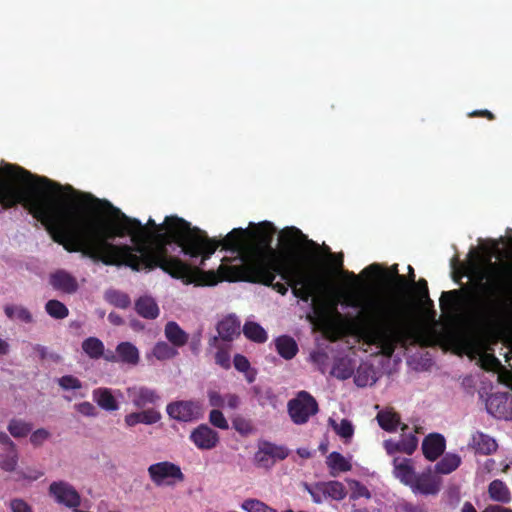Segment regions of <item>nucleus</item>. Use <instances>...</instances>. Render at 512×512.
I'll use <instances>...</instances> for the list:
<instances>
[{
  "label": "nucleus",
  "mask_w": 512,
  "mask_h": 512,
  "mask_svg": "<svg viewBox=\"0 0 512 512\" xmlns=\"http://www.w3.org/2000/svg\"><path fill=\"white\" fill-rule=\"evenodd\" d=\"M80 205L101 204L109 217L93 218L75 205L64 204L50 237L70 252H79L107 266L133 271L160 268L185 284L214 286L222 281L271 286L281 295L288 287L296 298L308 302L322 287L321 278L306 271L295 253L300 242L317 247L296 227L281 231L285 252L272 248L275 226L261 222L252 229L234 228L220 240L176 215L162 224L152 218L143 225L106 200L64 187Z\"/></svg>",
  "instance_id": "1"
},
{
  "label": "nucleus",
  "mask_w": 512,
  "mask_h": 512,
  "mask_svg": "<svg viewBox=\"0 0 512 512\" xmlns=\"http://www.w3.org/2000/svg\"><path fill=\"white\" fill-rule=\"evenodd\" d=\"M311 328L328 340L345 338L349 348L363 341L390 357L395 348L411 344H438L457 354L478 358L494 370L498 359L491 346L502 341L512 348V322H311Z\"/></svg>",
  "instance_id": "2"
},
{
  "label": "nucleus",
  "mask_w": 512,
  "mask_h": 512,
  "mask_svg": "<svg viewBox=\"0 0 512 512\" xmlns=\"http://www.w3.org/2000/svg\"><path fill=\"white\" fill-rule=\"evenodd\" d=\"M349 279L348 286L337 293V301L347 316L338 313L335 318H316L310 314L306 320H390L408 318L411 312L423 308L430 301L428 283L415 275L400 274L398 264L384 268L378 263L365 267L361 275L375 279L378 284L364 287L354 272L342 271Z\"/></svg>",
  "instance_id": "3"
},
{
  "label": "nucleus",
  "mask_w": 512,
  "mask_h": 512,
  "mask_svg": "<svg viewBox=\"0 0 512 512\" xmlns=\"http://www.w3.org/2000/svg\"><path fill=\"white\" fill-rule=\"evenodd\" d=\"M1 172L6 180L0 181V212L21 204L50 235L52 228L56 229L65 204L51 194L61 192L63 187L16 164H4Z\"/></svg>",
  "instance_id": "4"
},
{
  "label": "nucleus",
  "mask_w": 512,
  "mask_h": 512,
  "mask_svg": "<svg viewBox=\"0 0 512 512\" xmlns=\"http://www.w3.org/2000/svg\"><path fill=\"white\" fill-rule=\"evenodd\" d=\"M441 316L437 318L434 302H424L423 308L411 312L408 318L398 320H512L511 317H473L478 309V300L470 288L453 289L443 291L439 298ZM397 320V318L395 319Z\"/></svg>",
  "instance_id": "5"
},
{
  "label": "nucleus",
  "mask_w": 512,
  "mask_h": 512,
  "mask_svg": "<svg viewBox=\"0 0 512 512\" xmlns=\"http://www.w3.org/2000/svg\"><path fill=\"white\" fill-rule=\"evenodd\" d=\"M484 293L483 305L493 307L499 303L502 297L512 293V264L499 266L490 264L489 279L481 285Z\"/></svg>",
  "instance_id": "6"
},
{
  "label": "nucleus",
  "mask_w": 512,
  "mask_h": 512,
  "mask_svg": "<svg viewBox=\"0 0 512 512\" xmlns=\"http://www.w3.org/2000/svg\"><path fill=\"white\" fill-rule=\"evenodd\" d=\"M148 474L156 486H175L184 480L180 466L169 461L158 462L148 467Z\"/></svg>",
  "instance_id": "7"
},
{
  "label": "nucleus",
  "mask_w": 512,
  "mask_h": 512,
  "mask_svg": "<svg viewBox=\"0 0 512 512\" xmlns=\"http://www.w3.org/2000/svg\"><path fill=\"white\" fill-rule=\"evenodd\" d=\"M290 417L296 424H303L318 411L315 399L305 391L300 392L288 403Z\"/></svg>",
  "instance_id": "8"
},
{
  "label": "nucleus",
  "mask_w": 512,
  "mask_h": 512,
  "mask_svg": "<svg viewBox=\"0 0 512 512\" xmlns=\"http://www.w3.org/2000/svg\"><path fill=\"white\" fill-rule=\"evenodd\" d=\"M168 416L179 422H192L202 417L203 409L199 402L175 401L166 407Z\"/></svg>",
  "instance_id": "9"
},
{
  "label": "nucleus",
  "mask_w": 512,
  "mask_h": 512,
  "mask_svg": "<svg viewBox=\"0 0 512 512\" xmlns=\"http://www.w3.org/2000/svg\"><path fill=\"white\" fill-rule=\"evenodd\" d=\"M48 495L60 505L77 508L81 498L75 488L66 481H53L48 487Z\"/></svg>",
  "instance_id": "10"
},
{
  "label": "nucleus",
  "mask_w": 512,
  "mask_h": 512,
  "mask_svg": "<svg viewBox=\"0 0 512 512\" xmlns=\"http://www.w3.org/2000/svg\"><path fill=\"white\" fill-rule=\"evenodd\" d=\"M287 456V451L281 446L274 445L269 442H264L259 445L255 453L254 460L256 464L263 468H269L277 460H282Z\"/></svg>",
  "instance_id": "11"
},
{
  "label": "nucleus",
  "mask_w": 512,
  "mask_h": 512,
  "mask_svg": "<svg viewBox=\"0 0 512 512\" xmlns=\"http://www.w3.org/2000/svg\"><path fill=\"white\" fill-rule=\"evenodd\" d=\"M190 440L201 450H211L219 442V435L208 425L202 424L191 431Z\"/></svg>",
  "instance_id": "12"
},
{
  "label": "nucleus",
  "mask_w": 512,
  "mask_h": 512,
  "mask_svg": "<svg viewBox=\"0 0 512 512\" xmlns=\"http://www.w3.org/2000/svg\"><path fill=\"white\" fill-rule=\"evenodd\" d=\"M126 393L134 407L138 409L155 404L160 400L159 394L154 389L141 385L128 387Z\"/></svg>",
  "instance_id": "13"
},
{
  "label": "nucleus",
  "mask_w": 512,
  "mask_h": 512,
  "mask_svg": "<svg viewBox=\"0 0 512 512\" xmlns=\"http://www.w3.org/2000/svg\"><path fill=\"white\" fill-rule=\"evenodd\" d=\"M440 486V479L433 476L430 472H423L416 474L410 489L414 494L434 495L439 492Z\"/></svg>",
  "instance_id": "14"
},
{
  "label": "nucleus",
  "mask_w": 512,
  "mask_h": 512,
  "mask_svg": "<svg viewBox=\"0 0 512 512\" xmlns=\"http://www.w3.org/2000/svg\"><path fill=\"white\" fill-rule=\"evenodd\" d=\"M121 395L120 390L112 391L106 387H99L93 390L92 399L101 409L113 412L120 407L117 397Z\"/></svg>",
  "instance_id": "15"
},
{
  "label": "nucleus",
  "mask_w": 512,
  "mask_h": 512,
  "mask_svg": "<svg viewBox=\"0 0 512 512\" xmlns=\"http://www.w3.org/2000/svg\"><path fill=\"white\" fill-rule=\"evenodd\" d=\"M416 474L411 459L403 457H395L393 459V475L402 484L410 487Z\"/></svg>",
  "instance_id": "16"
},
{
  "label": "nucleus",
  "mask_w": 512,
  "mask_h": 512,
  "mask_svg": "<svg viewBox=\"0 0 512 512\" xmlns=\"http://www.w3.org/2000/svg\"><path fill=\"white\" fill-rule=\"evenodd\" d=\"M106 359L135 366L139 363L140 354L135 345L130 342H122L116 347V355L106 356Z\"/></svg>",
  "instance_id": "17"
},
{
  "label": "nucleus",
  "mask_w": 512,
  "mask_h": 512,
  "mask_svg": "<svg viewBox=\"0 0 512 512\" xmlns=\"http://www.w3.org/2000/svg\"><path fill=\"white\" fill-rule=\"evenodd\" d=\"M445 438L438 433L429 434L422 443V451L426 459L436 460L445 450Z\"/></svg>",
  "instance_id": "18"
},
{
  "label": "nucleus",
  "mask_w": 512,
  "mask_h": 512,
  "mask_svg": "<svg viewBox=\"0 0 512 512\" xmlns=\"http://www.w3.org/2000/svg\"><path fill=\"white\" fill-rule=\"evenodd\" d=\"M50 284L54 289L71 294L78 289L75 277L64 270H58L50 276Z\"/></svg>",
  "instance_id": "19"
},
{
  "label": "nucleus",
  "mask_w": 512,
  "mask_h": 512,
  "mask_svg": "<svg viewBox=\"0 0 512 512\" xmlns=\"http://www.w3.org/2000/svg\"><path fill=\"white\" fill-rule=\"evenodd\" d=\"M326 465L331 476H337L352 470V456H344L339 452H331L326 457Z\"/></svg>",
  "instance_id": "20"
},
{
  "label": "nucleus",
  "mask_w": 512,
  "mask_h": 512,
  "mask_svg": "<svg viewBox=\"0 0 512 512\" xmlns=\"http://www.w3.org/2000/svg\"><path fill=\"white\" fill-rule=\"evenodd\" d=\"M209 403L216 408L237 409L240 404V398L233 393L220 394L217 391H209Z\"/></svg>",
  "instance_id": "21"
},
{
  "label": "nucleus",
  "mask_w": 512,
  "mask_h": 512,
  "mask_svg": "<svg viewBox=\"0 0 512 512\" xmlns=\"http://www.w3.org/2000/svg\"><path fill=\"white\" fill-rule=\"evenodd\" d=\"M488 495L492 501L499 503H509L512 499V493L508 485L500 480L495 479L488 485Z\"/></svg>",
  "instance_id": "22"
},
{
  "label": "nucleus",
  "mask_w": 512,
  "mask_h": 512,
  "mask_svg": "<svg viewBox=\"0 0 512 512\" xmlns=\"http://www.w3.org/2000/svg\"><path fill=\"white\" fill-rule=\"evenodd\" d=\"M356 359L351 358L350 355L339 357L335 360L331 370V374L338 379H348L354 372Z\"/></svg>",
  "instance_id": "23"
},
{
  "label": "nucleus",
  "mask_w": 512,
  "mask_h": 512,
  "mask_svg": "<svg viewBox=\"0 0 512 512\" xmlns=\"http://www.w3.org/2000/svg\"><path fill=\"white\" fill-rule=\"evenodd\" d=\"M379 426L387 432H395L403 425L399 415L392 409L386 408L378 412L376 417Z\"/></svg>",
  "instance_id": "24"
},
{
  "label": "nucleus",
  "mask_w": 512,
  "mask_h": 512,
  "mask_svg": "<svg viewBox=\"0 0 512 512\" xmlns=\"http://www.w3.org/2000/svg\"><path fill=\"white\" fill-rule=\"evenodd\" d=\"M178 354L177 350L166 342H158L150 352L146 353V359L153 364L154 360L165 361L174 358Z\"/></svg>",
  "instance_id": "25"
},
{
  "label": "nucleus",
  "mask_w": 512,
  "mask_h": 512,
  "mask_svg": "<svg viewBox=\"0 0 512 512\" xmlns=\"http://www.w3.org/2000/svg\"><path fill=\"white\" fill-rule=\"evenodd\" d=\"M137 313L146 319H155L159 315V308L156 301L149 296L140 297L135 303Z\"/></svg>",
  "instance_id": "26"
},
{
  "label": "nucleus",
  "mask_w": 512,
  "mask_h": 512,
  "mask_svg": "<svg viewBox=\"0 0 512 512\" xmlns=\"http://www.w3.org/2000/svg\"><path fill=\"white\" fill-rule=\"evenodd\" d=\"M470 445L479 453L491 454L497 449L496 441L490 436L477 432L473 434Z\"/></svg>",
  "instance_id": "27"
},
{
  "label": "nucleus",
  "mask_w": 512,
  "mask_h": 512,
  "mask_svg": "<svg viewBox=\"0 0 512 512\" xmlns=\"http://www.w3.org/2000/svg\"><path fill=\"white\" fill-rule=\"evenodd\" d=\"M40 465H26L16 471V480L23 484H31L44 476Z\"/></svg>",
  "instance_id": "28"
},
{
  "label": "nucleus",
  "mask_w": 512,
  "mask_h": 512,
  "mask_svg": "<svg viewBox=\"0 0 512 512\" xmlns=\"http://www.w3.org/2000/svg\"><path fill=\"white\" fill-rule=\"evenodd\" d=\"M329 425L334 432L343 440L344 443H350L354 435V426L348 419L337 421L333 417L328 419Z\"/></svg>",
  "instance_id": "29"
},
{
  "label": "nucleus",
  "mask_w": 512,
  "mask_h": 512,
  "mask_svg": "<svg viewBox=\"0 0 512 512\" xmlns=\"http://www.w3.org/2000/svg\"><path fill=\"white\" fill-rule=\"evenodd\" d=\"M33 429V424L21 418L9 420L7 430L13 438L20 439L27 437Z\"/></svg>",
  "instance_id": "30"
},
{
  "label": "nucleus",
  "mask_w": 512,
  "mask_h": 512,
  "mask_svg": "<svg viewBox=\"0 0 512 512\" xmlns=\"http://www.w3.org/2000/svg\"><path fill=\"white\" fill-rule=\"evenodd\" d=\"M401 431V452L411 455L418 446V439L415 435L417 433V429H410L407 425H402Z\"/></svg>",
  "instance_id": "31"
},
{
  "label": "nucleus",
  "mask_w": 512,
  "mask_h": 512,
  "mask_svg": "<svg viewBox=\"0 0 512 512\" xmlns=\"http://www.w3.org/2000/svg\"><path fill=\"white\" fill-rule=\"evenodd\" d=\"M376 381V372L372 366L361 364L355 374V383L359 387L372 385Z\"/></svg>",
  "instance_id": "32"
},
{
  "label": "nucleus",
  "mask_w": 512,
  "mask_h": 512,
  "mask_svg": "<svg viewBox=\"0 0 512 512\" xmlns=\"http://www.w3.org/2000/svg\"><path fill=\"white\" fill-rule=\"evenodd\" d=\"M275 344L278 353L285 359L293 358L298 351L296 342L288 336L279 337Z\"/></svg>",
  "instance_id": "33"
},
{
  "label": "nucleus",
  "mask_w": 512,
  "mask_h": 512,
  "mask_svg": "<svg viewBox=\"0 0 512 512\" xmlns=\"http://www.w3.org/2000/svg\"><path fill=\"white\" fill-rule=\"evenodd\" d=\"M165 335L175 346H183L188 340V335L175 322L166 325Z\"/></svg>",
  "instance_id": "34"
},
{
  "label": "nucleus",
  "mask_w": 512,
  "mask_h": 512,
  "mask_svg": "<svg viewBox=\"0 0 512 512\" xmlns=\"http://www.w3.org/2000/svg\"><path fill=\"white\" fill-rule=\"evenodd\" d=\"M244 335L254 342H265L267 340V332L257 322H246L243 326Z\"/></svg>",
  "instance_id": "35"
},
{
  "label": "nucleus",
  "mask_w": 512,
  "mask_h": 512,
  "mask_svg": "<svg viewBox=\"0 0 512 512\" xmlns=\"http://www.w3.org/2000/svg\"><path fill=\"white\" fill-rule=\"evenodd\" d=\"M18 461L19 454L13 446L9 451L0 455V468L5 472H16Z\"/></svg>",
  "instance_id": "36"
},
{
  "label": "nucleus",
  "mask_w": 512,
  "mask_h": 512,
  "mask_svg": "<svg viewBox=\"0 0 512 512\" xmlns=\"http://www.w3.org/2000/svg\"><path fill=\"white\" fill-rule=\"evenodd\" d=\"M324 492H326L327 498H331L336 501L343 500L347 495V491L343 483L335 480L324 482Z\"/></svg>",
  "instance_id": "37"
},
{
  "label": "nucleus",
  "mask_w": 512,
  "mask_h": 512,
  "mask_svg": "<svg viewBox=\"0 0 512 512\" xmlns=\"http://www.w3.org/2000/svg\"><path fill=\"white\" fill-rule=\"evenodd\" d=\"M82 349L92 359H98L104 353L103 343L95 337H90L84 340L82 343Z\"/></svg>",
  "instance_id": "38"
},
{
  "label": "nucleus",
  "mask_w": 512,
  "mask_h": 512,
  "mask_svg": "<svg viewBox=\"0 0 512 512\" xmlns=\"http://www.w3.org/2000/svg\"><path fill=\"white\" fill-rule=\"evenodd\" d=\"M233 363H234V367L236 368V370L243 373L246 380L249 383H252L255 381L256 371L253 368H251L250 362L248 361V359L245 356H243L241 354L235 355Z\"/></svg>",
  "instance_id": "39"
},
{
  "label": "nucleus",
  "mask_w": 512,
  "mask_h": 512,
  "mask_svg": "<svg viewBox=\"0 0 512 512\" xmlns=\"http://www.w3.org/2000/svg\"><path fill=\"white\" fill-rule=\"evenodd\" d=\"M461 463V458L457 454H446L440 462L436 464V471L441 474H449Z\"/></svg>",
  "instance_id": "40"
},
{
  "label": "nucleus",
  "mask_w": 512,
  "mask_h": 512,
  "mask_svg": "<svg viewBox=\"0 0 512 512\" xmlns=\"http://www.w3.org/2000/svg\"><path fill=\"white\" fill-rule=\"evenodd\" d=\"M240 508L244 512H278L273 507L256 498L245 499L241 503Z\"/></svg>",
  "instance_id": "41"
},
{
  "label": "nucleus",
  "mask_w": 512,
  "mask_h": 512,
  "mask_svg": "<svg viewBox=\"0 0 512 512\" xmlns=\"http://www.w3.org/2000/svg\"><path fill=\"white\" fill-rule=\"evenodd\" d=\"M217 331L221 339L233 340L240 334V327L237 322H218Z\"/></svg>",
  "instance_id": "42"
},
{
  "label": "nucleus",
  "mask_w": 512,
  "mask_h": 512,
  "mask_svg": "<svg viewBox=\"0 0 512 512\" xmlns=\"http://www.w3.org/2000/svg\"><path fill=\"white\" fill-rule=\"evenodd\" d=\"M29 436V442L34 448L43 446L50 438L51 432L46 428L32 430Z\"/></svg>",
  "instance_id": "43"
},
{
  "label": "nucleus",
  "mask_w": 512,
  "mask_h": 512,
  "mask_svg": "<svg viewBox=\"0 0 512 512\" xmlns=\"http://www.w3.org/2000/svg\"><path fill=\"white\" fill-rule=\"evenodd\" d=\"M45 308L47 313L56 319H63L68 315L67 307L58 300H49Z\"/></svg>",
  "instance_id": "44"
},
{
  "label": "nucleus",
  "mask_w": 512,
  "mask_h": 512,
  "mask_svg": "<svg viewBox=\"0 0 512 512\" xmlns=\"http://www.w3.org/2000/svg\"><path fill=\"white\" fill-rule=\"evenodd\" d=\"M5 315L9 319L17 318L18 320H31L32 317L27 309L10 305L5 307Z\"/></svg>",
  "instance_id": "45"
},
{
  "label": "nucleus",
  "mask_w": 512,
  "mask_h": 512,
  "mask_svg": "<svg viewBox=\"0 0 512 512\" xmlns=\"http://www.w3.org/2000/svg\"><path fill=\"white\" fill-rule=\"evenodd\" d=\"M348 485L351 490V498L358 499L361 497L369 499L371 497L369 490L356 480H348Z\"/></svg>",
  "instance_id": "46"
},
{
  "label": "nucleus",
  "mask_w": 512,
  "mask_h": 512,
  "mask_svg": "<svg viewBox=\"0 0 512 512\" xmlns=\"http://www.w3.org/2000/svg\"><path fill=\"white\" fill-rule=\"evenodd\" d=\"M139 412H140L142 424H145V425L156 424L162 418L161 413L154 408L140 410Z\"/></svg>",
  "instance_id": "47"
},
{
  "label": "nucleus",
  "mask_w": 512,
  "mask_h": 512,
  "mask_svg": "<svg viewBox=\"0 0 512 512\" xmlns=\"http://www.w3.org/2000/svg\"><path fill=\"white\" fill-rule=\"evenodd\" d=\"M305 489L309 492L313 501L317 504L322 503L323 500L327 498L326 492H324V482L317 483L314 486L305 484Z\"/></svg>",
  "instance_id": "48"
},
{
  "label": "nucleus",
  "mask_w": 512,
  "mask_h": 512,
  "mask_svg": "<svg viewBox=\"0 0 512 512\" xmlns=\"http://www.w3.org/2000/svg\"><path fill=\"white\" fill-rule=\"evenodd\" d=\"M210 423L220 429L226 430L229 428L228 421L219 409H213L209 414Z\"/></svg>",
  "instance_id": "49"
},
{
  "label": "nucleus",
  "mask_w": 512,
  "mask_h": 512,
  "mask_svg": "<svg viewBox=\"0 0 512 512\" xmlns=\"http://www.w3.org/2000/svg\"><path fill=\"white\" fill-rule=\"evenodd\" d=\"M57 382L65 390H76L82 387L80 380L72 375L62 376Z\"/></svg>",
  "instance_id": "50"
},
{
  "label": "nucleus",
  "mask_w": 512,
  "mask_h": 512,
  "mask_svg": "<svg viewBox=\"0 0 512 512\" xmlns=\"http://www.w3.org/2000/svg\"><path fill=\"white\" fill-rule=\"evenodd\" d=\"M74 409L81 415L83 416H86V417H95L97 416V409L95 408V406L88 402V401H84V402H80V403H77L74 405Z\"/></svg>",
  "instance_id": "51"
},
{
  "label": "nucleus",
  "mask_w": 512,
  "mask_h": 512,
  "mask_svg": "<svg viewBox=\"0 0 512 512\" xmlns=\"http://www.w3.org/2000/svg\"><path fill=\"white\" fill-rule=\"evenodd\" d=\"M9 507L12 512H33L31 505L21 498L10 500Z\"/></svg>",
  "instance_id": "52"
},
{
  "label": "nucleus",
  "mask_w": 512,
  "mask_h": 512,
  "mask_svg": "<svg viewBox=\"0 0 512 512\" xmlns=\"http://www.w3.org/2000/svg\"><path fill=\"white\" fill-rule=\"evenodd\" d=\"M328 356L325 352L317 350L313 351L310 354V360L313 364H315L319 370L324 372L326 363H327Z\"/></svg>",
  "instance_id": "53"
},
{
  "label": "nucleus",
  "mask_w": 512,
  "mask_h": 512,
  "mask_svg": "<svg viewBox=\"0 0 512 512\" xmlns=\"http://www.w3.org/2000/svg\"><path fill=\"white\" fill-rule=\"evenodd\" d=\"M216 363L224 369L230 368V355L227 351L220 350L215 355Z\"/></svg>",
  "instance_id": "54"
},
{
  "label": "nucleus",
  "mask_w": 512,
  "mask_h": 512,
  "mask_svg": "<svg viewBox=\"0 0 512 512\" xmlns=\"http://www.w3.org/2000/svg\"><path fill=\"white\" fill-rule=\"evenodd\" d=\"M125 426L133 428L138 424H142L141 416L139 411L131 412L124 417Z\"/></svg>",
  "instance_id": "55"
},
{
  "label": "nucleus",
  "mask_w": 512,
  "mask_h": 512,
  "mask_svg": "<svg viewBox=\"0 0 512 512\" xmlns=\"http://www.w3.org/2000/svg\"><path fill=\"white\" fill-rule=\"evenodd\" d=\"M233 426L241 434L247 435L252 432V427H251L250 423L244 419H240V418L235 419L233 421Z\"/></svg>",
  "instance_id": "56"
},
{
  "label": "nucleus",
  "mask_w": 512,
  "mask_h": 512,
  "mask_svg": "<svg viewBox=\"0 0 512 512\" xmlns=\"http://www.w3.org/2000/svg\"><path fill=\"white\" fill-rule=\"evenodd\" d=\"M384 448L386 450V452L389 454V455H393L395 454L396 452H401V442L398 441H393V440H386L384 441Z\"/></svg>",
  "instance_id": "57"
},
{
  "label": "nucleus",
  "mask_w": 512,
  "mask_h": 512,
  "mask_svg": "<svg viewBox=\"0 0 512 512\" xmlns=\"http://www.w3.org/2000/svg\"><path fill=\"white\" fill-rule=\"evenodd\" d=\"M469 117H485L488 120H494L495 115L489 111V110H474L471 113H469Z\"/></svg>",
  "instance_id": "58"
},
{
  "label": "nucleus",
  "mask_w": 512,
  "mask_h": 512,
  "mask_svg": "<svg viewBox=\"0 0 512 512\" xmlns=\"http://www.w3.org/2000/svg\"><path fill=\"white\" fill-rule=\"evenodd\" d=\"M483 512H512V509L499 505H490Z\"/></svg>",
  "instance_id": "59"
},
{
  "label": "nucleus",
  "mask_w": 512,
  "mask_h": 512,
  "mask_svg": "<svg viewBox=\"0 0 512 512\" xmlns=\"http://www.w3.org/2000/svg\"><path fill=\"white\" fill-rule=\"evenodd\" d=\"M9 352V344L6 340L0 338V355H5Z\"/></svg>",
  "instance_id": "60"
},
{
  "label": "nucleus",
  "mask_w": 512,
  "mask_h": 512,
  "mask_svg": "<svg viewBox=\"0 0 512 512\" xmlns=\"http://www.w3.org/2000/svg\"><path fill=\"white\" fill-rule=\"evenodd\" d=\"M0 442L10 444L11 447L14 446L13 442L10 440V438L5 433H0Z\"/></svg>",
  "instance_id": "61"
},
{
  "label": "nucleus",
  "mask_w": 512,
  "mask_h": 512,
  "mask_svg": "<svg viewBox=\"0 0 512 512\" xmlns=\"http://www.w3.org/2000/svg\"><path fill=\"white\" fill-rule=\"evenodd\" d=\"M462 512H477L476 509L470 503H465L462 507Z\"/></svg>",
  "instance_id": "62"
},
{
  "label": "nucleus",
  "mask_w": 512,
  "mask_h": 512,
  "mask_svg": "<svg viewBox=\"0 0 512 512\" xmlns=\"http://www.w3.org/2000/svg\"><path fill=\"white\" fill-rule=\"evenodd\" d=\"M128 303H129V298L126 295H121L119 304L121 306H126Z\"/></svg>",
  "instance_id": "63"
},
{
  "label": "nucleus",
  "mask_w": 512,
  "mask_h": 512,
  "mask_svg": "<svg viewBox=\"0 0 512 512\" xmlns=\"http://www.w3.org/2000/svg\"><path fill=\"white\" fill-rule=\"evenodd\" d=\"M409 273L406 275V277H411L412 275H415L414 269L411 266H408Z\"/></svg>",
  "instance_id": "64"
}]
</instances>
